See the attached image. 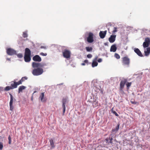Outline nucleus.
<instances>
[{
	"label": "nucleus",
	"mask_w": 150,
	"mask_h": 150,
	"mask_svg": "<svg viewBox=\"0 0 150 150\" xmlns=\"http://www.w3.org/2000/svg\"><path fill=\"white\" fill-rule=\"evenodd\" d=\"M31 52L30 50L28 48L25 49V54L24 57L25 61V62H29L31 60Z\"/></svg>",
	"instance_id": "obj_1"
},
{
	"label": "nucleus",
	"mask_w": 150,
	"mask_h": 150,
	"mask_svg": "<svg viewBox=\"0 0 150 150\" xmlns=\"http://www.w3.org/2000/svg\"><path fill=\"white\" fill-rule=\"evenodd\" d=\"M43 70L41 68H37L34 69L32 72L34 76H38L42 74L43 72Z\"/></svg>",
	"instance_id": "obj_2"
},
{
	"label": "nucleus",
	"mask_w": 150,
	"mask_h": 150,
	"mask_svg": "<svg viewBox=\"0 0 150 150\" xmlns=\"http://www.w3.org/2000/svg\"><path fill=\"white\" fill-rule=\"evenodd\" d=\"M122 63L123 65H126L127 67H129L130 60L127 57H125L122 58Z\"/></svg>",
	"instance_id": "obj_3"
},
{
	"label": "nucleus",
	"mask_w": 150,
	"mask_h": 150,
	"mask_svg": "<svg viewBox=\"0 0 150 150\" xmlns=\"http://www.w3.org/2000/svg\"><path fill=\"white\" fill-rule=\"evenodd\" d=\"M71 53L70 51L67 50H64L63 52V57L66 59H69L70 58Z\"/></svg>",
	"instance_id": "obj_4"
},
{
	"label": "nucleus",
	"mask_w": 150,
	"mask_h": 150,
	"mask_svg": "<svg viewBox=\"0 0 150 150\" xmlns=\"http://www.w3.org/2000/svg\"><path fill=\"white\" fill-rule=\"evenodd\" d=\"M6 53L8 55H10L16 54V51L11 48H8L6 49Z\"/></svg>",
	"instance_id": "obj_5"
},
{
	"label": "nucleus",
	"mask_w": 150,
	"mask_h": 150,
	"mask_svg": "<svg viewBox=\"0 0 150 150\" xmlns=\"http://www.w3.org/2000/svg\"><path fill=\"white\" fill-rule=\"evenodd\" d=\"M9 95L10 97V100L9 102L10 110L11 111H12L13 109V100L15 101L16 100L15 99L13 98V96L11 93H9Z\"/></svg>",
	"instance_id": "obj_6"
},
{
	"label": "nucleus",
	"mask_w": 150,
	"mask_h": 150,
	"mask_svg": "<svg viewBox=\"0 0 150 150\" xmlns=\"http://www.w3.org/2000/svg\"><path fill=\"white\" fill-rule=\"evenodd\" d=\"M93 35V33H90L88 34V36L87 38V41L89 43H91L93 42L94 41Z\"/></svg>",
	"instance_id": "obj_7"
},
{
	"label": "nucleus",
	"mask_w": 150,
	"mask_h": 150,
	"mask_svg": "<svg viewBox=\"0 0 150 150\" xmlns=\"http://www.w3.org/2000/svg\"><path fill=\"white\" fill-rule=\"evenodd\" d=\"M150 44V39L149 38H145V41L143 43V46L144 48L148 47Z\"/></svg>",
	"instance_id": "obj_8"
},
{
	"label": "nucleus",
	"mask_w": 150,
	"mask_h": 150,
	"mask_svg": "<svg viewBox=\"0 0 150 150\" xmlns=\"http://www.w3.org/2000/svg\"><path fill=\"white\" fill-rule=\"evenodd\" d=\"M62 107L63 108V114H64L66 110V107L65 105L67 103V99L66 98H63L62 100Z\"/></svg>",
	"instance_id": "obj_9"
},
{
	"label": "nucleus",
	"mask_w": 150,
	"mask_h": 150,
	"mask_svg": "<svg viewBox=\"0 0 150 150\" xmlns=\"http://www.w3.org/2000/svg\"><path fill=\"white\" fill-rule=\"evenodd\" d=\"M33 61L36 62H40L41 61V58L38 55H35L33 58Z\"/></svg>",
	"instance_id": "obj_10"
},
{
	"label": "nucleus",
	"mask_w": 150,
	"mask_h": 150,
	"mask_svg": "<svg viewBox=\"0 0 150 150\" xmlns=\"http://www.w3.org/2000/svg\"><path fill=\"white\" fill-rule=\"evenodd\" d=\"M45 92H43L41 93L39 97V100L42 102H44L46 101V99L44 98Z\"/></svg>",
	"instance_id": "obj_11"
},
{
	"label": "nucleus",
	"mask_w": 150,
	"mask_h": 150,
	"mask_svg": "<svg viewBox=\"0 0 150 150\" xmlns=\"http://www.w3.org/2000/svg\"><path fill=\"white\" fill-rule=\"evenodd\" d=\"M107 33V30L104 31H100L99 33V36L100 38L103 39L104 38L106 35Z\"/></svg>",
	"instance_id": "obj_12"
},
{
	"label": "nucleus",
	"mask_w": 150,
	"mask_h": 150,
	"mask_svg": "<svg viewBox=\"0 0 150 150\" xmlns=\"http://www.w3.org/2000/svg\"><path fill=\"white\" fill-rule=\"evenodd\" d=\"M116 35H111L109 38L108 40L110 43H113L115 40Z\"/></svg>",
	"instance_id": "obj_13"
},
{
	"label": "nucleus",
	"mask_w": 150,
	"mask_h": 150,
	"mask_svg": "<svg viewBox=\"0 0 150 150\" xmlns=\"http://www.w3.org/2000/svg\"><path fill=\"white\" fill-rule=\"evenodd\" d=\"M134 52L139 56L140 57H143V55L139 49L137 48H135L134 49Z\"/></svg>",
	"instance_id": "obj_14"
},
{
	"label": "nucleus",
	"mask_w": 150,
	"mask_h": 150,
	"mask_svg": "<svg viewBox=\"0 0 150 150\" xmlns=\"http://www.w3.org/2000/svg\"><path fill=\"white\" fill-rule=\"evenodd\" d=\"M127 80L126 79H124L121 81L120 83V86L121 88H123L124 86L126 83Z\"/></svg>",
	"instance_id": "obj_15"
},
{
	"label": "nucleus",
	"mask_w": 150,
	"mask_h": 150,
	"mask_svg": "<svg viewBox=\"0 0 150 150\" xmlns=\"http://www.w3.org/2000/svg\"><path fill=\"white\" fill-rule=\"evenodd\" d=\"M11 87L12 89L17 88L18 85L17 84V82L13 81H11Z\"/></svg>",
	"instance_id": "obj_16"
},
{
	"label": "nucleus",
	"mask_w": 150,
	"mask_h": 150,
	"mask_svg": "<svg viewBox=\"0 0 150 150\" xmlns=\"http://www.w3.org/2000/svg\"><path fill=\"white\" fill-rule=\"evenodd\" d=\"M40 65H41V63L34 62H33L32 64V66L33 68H38V67H40Z\"/></svg>",
	"instance_id": "obj_17"
},
{
	"label": "nucleus",
	"mask_w": 150,
	"mask_h": 150,
	"mask_svg": "<svg viewBox=\"0 0 150 150\" xmlns=\"http://www.w3.org/2000/svg\"><path fill=\"white\" fill-rule=\"evenodd\" d=\"M116 45V44H113L111 46L110 49V52H115L117 50Z\"/></svg>",
	"instance_id": "obj_18"
},
{
	"label": "nucleus",
	"mask_w": 150,
	"mask_h": 150,
	"mask_svg": "<svg viewBox=\"0 0 150 150\" xmlns=\"http://www.w3.org/2000/svg\"><path fill=\"white\" fill-rule=\"evenodd\" d=\"M145 55L146 56H148L150 53V47H148L146 49V50H145L144 52Z\"/></svg>",
	"instance_id": "obj_19"
},
{
	"label": "nucleus",
	"mask_w": 150,
	"mask_h": 150,
	"mask_svg": "<svg viewBox=\"0 0 150 150\" xmlns=\"http://www.w3.org/2000/svg\"><path fill=\"white\" fill-rule=\"evenodd\" d=\"M120 125V123H118L115 129H112V131L113 132H117L119 129V127Z\"/></svg>",
	"instance_id": "obj_20"
},
{
	"label": "nucleus",
	"mask_w": 150,
	"mask_h": 150,
	"mask_svg": "<svg viewBox=\"0 0 150 150\" xmlns=\"http://www.w3.org/2000/svg\"><path fill=\"white\" fill-rule=\"evenodd\" d=\"M26 88V87L23 86H19L18 88V93H20L22 92L23 90L25 89Z\"/></svg>",
	"instance_id": "obj_21"
},
{
	"label": "nucleus",
	"mask_w": 150,
	"mask_h": 150,
	"mask_svg": "<svg viewBox=\"0 0 150 150\" xmlns=\"http://www.w3.org/2000/svg\"><path fill=\"white\" fill-rule=\"evenodd\" d=\"M85 49L87 52H91L93 50V48L91 47H86Z\"/></svg>",
	"instance_id": "obj_22"
},
{
	"label": "nucleus",
	"mask_w": 150,
	"mask_h": 150,
	"mask_svg": "<svg viewBox=\"0 0 150 150\" xmlns=\"http://www.w3.org/2000/svg\"><path fill=\"white\" fill-rule=\"evenodd\" d=\"M98 63L96 61H93L92 64V67H93L97 66Z\"/></svg>",
	"instance_id": "obj_23"
},
{
	"label": "nucleus",
	"mask_w": 150,
	"mask_h": 150,
	"mask_svg": "<svg viewBox=\"0 0 150 150\" xmlns=\"http://www.w3.org/2000/svg\"><path fill=\"white\" fill-rule=\"evenodd\" d=\"M50 142L51 146L53 148L55 146L54 144V143L53 142V140L52 139H51L50 140Z\"/></svg>",
	"instance_id": "obj_24"
},
{
	"label": "nucleus",
	"mask_w": 150,
	"mask_h": 150,
	"mask_svg": "<svg viewBox=\"0 0 150 150\" xmlns=\"http://www.w3.org/2000/svg\"><path fill=\"white\" fill-rule=\"evenodd\" d=\"M11 89H12V88H11V86H7L4 89V90L5 91H8Z\"/></svg>",
	"instance_id": "obj_25"
},
{
	"label": "nucleus",
	"mask_w": 150,
	"mask_h": 150,
	"mask_svg": "<svg viewBox=\"0 0 150 150\" xmlns=\"http://www.w3.org/2000/svg\"><path fill=\"white\" fill-rule=\"evenodd\" d=\"M109 140H110L109 141H108V138H106V141L108 142L109 143H112V137H111V138L110 137H109Z\"/></svg>",
	"instance_id": "obj_26"
},
{
	"label": "nucleus",
	"mask_w": 150,
	"mask_h": 150,
	"mask_svg": "<svg viewBox=\"0 0 150 150\" xmlns=\"http://www.w3.org/2000/svg\"><path fill=\"white\" fill-rule=\"evenodd\" d=\"M23 36L24 38H25L27 37L28 35L27 34V32L25 31L23 33Z\"/></svg>",
	"instance_id": "obj_27"
},
{
	"label": "nucleus",
	"mask_w": 150,
	"mask_h": 150,
	"mask_svg": "<svg viewBox=\"0 0 150 150\" xmlns=\"http://www.w3.org/2000/svg\"><path fill=\"white\" fill-rule=\"evenodd\" d=\"M28 78L26 76L23 77L22 79H21V80L22 82H23L25 80H27Z\"/></svg>",
	"instance_id": "obj_28"
},
{
	"label": "nucleus",
	"mask_w": 150,
	"mask_h": 150,
	"mask_svg": "<svg viewBox=\"0 0 150 150\" xmlns=\"http://www.w3.org/2000/svg\"><path fill=\"white\" fill-rule=\"evenodd\" d=\"M115 57L117 59H119L120 57V55L116 53L115 54Z\"/></svg>",
	"instance_id": "obj_29"
},
{
	"label": "nucleus",
	"mask_w": 150,
	"mask_h": 150,
	"mask_svg": "<svg viewBox=\"0 0 150 150\" xmlns=\"http://www.w3.org/2000/svg\"><path fill=\"white\" fill-rule=\"evenodd\" d=\"M17 56L18 58H21L23 57V55L21 53H19L17 55Z\"/></svg>",
	"instance_id": "obj_30"
},
{
	"label": "nucleus",
	"mask_w": 150,
	"mask_h": 150,
	"mask_svg": "<svg viewBox=\"0 0 150 150\" xmlns=\"http://www.w3.org/2000/svg\"><path fill=\"white\" fill-rule=\"evenodd\" d=\"M112 112L116 116H119L118 114L115 111L112 110Z\"/></svg>",
	"instance_id": "obj_31"
},
{
	"label": "nucleus",
	"mask_w": 150,
	"mask_h": 150,
	"mask_svg": "<svg viewBox=\"0 0 150 150\" xmlns=\"http://www.w3.org/2000/svg\"><path fill=\"white\" fill-rule=\"evenodd\" d=\"M8 143L9 144H11V139L10 136L9 135L8 137Z\"/></svg>",
	"instance_id": "obj_32"
},
{
	"label": "nucleus",
	"mask_w": 150,
	"mask_h": 150,
	"mask_svg": "<svg viewBox=\"0 0 150 150\" xmlns=\"http://www.w3.org/2000/svg\"><path fill=\"white\" fill-rule=\"evenodd\" d=\"M3 147V144L1 142H0V150H2Z\"/></svg>",
	"instance_id": "obj_33"
},
{
	"label": "nucleus",
	"mask_w": 150,
	"mask_h": 150,
	"mask_svg": "<svg viewBox=\"0 0 150 150\" xmlns=\"http://www.w3.org/2000/svg\"><path fill=\"white\" fill-rule=\"evenodd\" d=\"M117 28L114 27V30L112 31V33H115V32H117Z\"/></svg>",
	"instance_id": "obj_34"
},
{
	"label": "nucleus",
	"mask_w": 150,
	"mask_h": 150,
	"mask_svg": "<svg viewBox=\"0 0 150 150\" xmlns=\"http://www.w3.org/2000/svg\"><path fill=\"white\" fill-rule=\"evenodd\" d=\"M87 57L88 58H90L92 57V55L91 54H88L87 56Z\"/></svg>",
	"instance_id": "obj_35"
},
{
	"label": "nucleus",
	"mask_w": 150,
	"mask_h": 150,
	"mask_svg": "<svg viewBox=\"0 0 150 150\" xmlns=\"http://www.w3.org/2000/svg\"><path fill=\"white\" fill-rule=\"evenodd\" d=\"M22 82L20 80L18 82H17V85H19L21 84L22 83Z\"/></svg>",
	"instance_id": "obj_36"
},
{
	"label": "nucleus",
	"mask_w": 150,
	"mask_h": 150,
	"mask_svg": "<svg viewBox=\"0 0 150 150\" xmlns=\"http://www.w3.org/2000/svg\"><path fill=\"white\" fill-rule=\"evenodd\" d=\"M131 83H127L126 84L127 87H130L131 85Z\"/></svg>",
	"instance_id": "obj_37"
},
{
	"label": "nucleus",
	"mask_w": 150,
	"mask_h": 150,
	"mask_svg": "<svg viewBox=\"0 0 150 150\" xmlns=\"http://www.w3.org/2000/svg\"><path fill=\"white\" fill-rule=\"evenodd\" d=\"M40 55L43 56H46L47 55L46 53H44L43 52H41L40 53Z\"/></svg>",
	"instance_id": "obj_38"
},
{
	"label": "nucleus",
	"mask_w": 150,
	"mask_h": 150,
	"mask_svg": "<svg viewBox=\"0 0 150 150\" xmlns=\"http://www.w3.org/2000/svg\"><path fill=\"white\" fill-rule=\"evenodd\" d=\"M41 65H40V67H43L44 66H45L46 65V64H41Z\"/></svg>",
	"instance_id": "obj_39"
},
{
	"label": "nucleus",
	"mask_w": 150,
	"mask_h": 150,
	"mask_svg": "<svg viewBox=\"0 0 150 150\" xmlns=\"http://www.w3.org/2000/svg\"><path fill=\"white\" fill-rule=\"evenodd\" d=\"M131 102L133 104H136L137 103V102L135 101H132V100H131Z\"/></svg>",
	"instance_id": "obj_40"
},
{
	"label": "nucleus",
	"mask_w": 150,
	"mask_h": 150,
	"mask_svg": "<svg viewBox=\"0 0 150 150\" xmlns=\"http://www.w3.org/2000/svg\"><path fill=\"white\" fill-rule=\"evenodd\" d=\"M102 59L101 58H99V59L98 60V62H102Z\"/></svg>",
	"instance_id": "obj_41"
},
{
	"label": "nucleus",
	"mask_w": 150,
	"mask_h": 150,
	"mask_svg": "<svg viewBox=\"0 0 150 150\" xmlns=\"http://www.w3.org/2000/svg\"><path fill=\"white\" fill-rule=\"evenodd\" d=\"M108 42H105L104 43V45L105 46H108Z\"/></svg>",
	"instance_id": "obj_42"
},
{
	"label": "nucleus",
	"mask_w": 150,
	"mask_h": 150,
	"mask_svg": "<svg viewBox=\"0 0 150 150\" xmlns=\"http://www.w3.org/2000/svg\"><path fill=\"white\" fill-rule=\"evenodd\" d=\"M88 61L87 60V59H86V60H85L84 61V62L85 63H88Z\"/></svg>",
	"instance_id": "obj_43"
},
{
	"label": "nucleus",
	"mask_w": 150,
	"mask_h": 150,
	"mask_svg": "<svg viewBox=\"0 0 150 150\" xmlns=\"http://www.w3.org/2000/svg\"><path fill=\"white\" fill-rule=\"evenodd\" d=\"M40 48H45V49L46 48V47L44 46H41L40 47Z\"/></svg>",
	"instance_id": "obj_44"
},
{
	"label": "nucleus",
	"mask_w": 150,
	"mask_h": 150,
	"mask_svg": "<svg viewBox=\"0 0 150 150\" xmlns=\"http://www.w3.org/2000/svg\"><path fill=\"white\" fill-rule=\"evenodd\" d=\"M85 63H82L81 64V65H83V66L85 65Z\"/></svg>",
	"instance_id": "obj_45"
},
{
	"label": "nucleus",
	"mask_w": 150,
	"mask_h": 150,
	"mask_svg": "<svg viewBox=\"0 0 150 150\" xmlns=\"http://www.w3.org/2000/svg\"><path fill=\"white\" fill-rule=\"evenodd\" d=\"M7 60L8 61H10V58H7Z\"/></svg>",
	"instance_id": "obj_46"
},
{
	"label": "nucleus",
	"mask_w": 150,
	"mask_h": 150,
	"mask_svg": "<svg viewBox=\"0 0 150 150\" xmlns=\"http://www.w3.org/2000/svg\"><path fill=\"white\" fill-rule=\"evenodd\" d=\"M108 141H110L109 138H108Z\"/></svg>",
	"instance_id": "obj_47"
},
{
	"label": "nucleus",
	"mask_w": 150,
	"mask_h": 150,
	"mask_svg": "<svg viewBox=\"0 0 150 150\" xmlns=\"http://www.w3.org/2000/svg\"><path fill=\"white\" fill-rule=\"evenodd\" d=\"M36 92V91H35L34 92V93H35Z\"/></svg>",
	"instance_id": "obj_48"
}]
</instances>
